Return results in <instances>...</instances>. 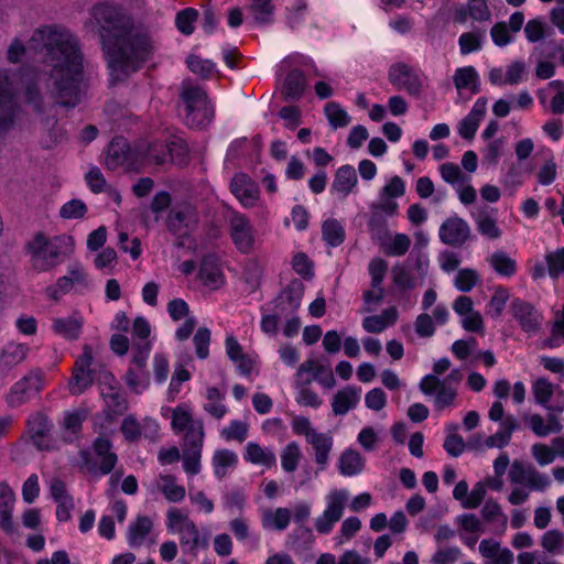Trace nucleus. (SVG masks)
<instances>
[{
    "label": "nucleus",
    "instance_id": "12",
    "mask_svg": "<svg viewBox=\"0 0 564 564\" xmlns=\"http://www.w3.org/2000/svg\"><path fill=\"white\" fill-rule=\"evenodd\" d=\"M389 80L399 90L419 96L425 85L424 74L405 63H395L389 68Z\"/></svg>",
    "mask_w": 564,
    "mask_h": 564
},
{
    "label": "nucleus",
    "instance_id": "8",
    "mask_svg": "<svg viewBox=\"0 0 564 564\" xmlns=\"http://www.w3.org/2000/svg\"><path fill=\"white\" fill-rule=\"evenodd\" d=\"M90 278L82 263L74 262L67 265L66 274L59 276L53 285L46 290V296L58 301L65 294L70 292L83 294L90 289Z\"/></svg>",
    "mask_w": 564,
    "mask_h": 564
},
{
    "label": "nucleus",
    "instance_id": "43",
    "mask_svg": "<svg viewBox=\"0 0 564 564\" xmlns=\"http://www.w3.org/2000/svg\"><path fill=\"white\" fill-rule=\"evenodd\" d=\"M239 458L237 453L231 449H216L212 457L214 474L218 479L225 478L236 469Z\"/></svg>",
    "mask_w": 564,
    "mask_h": 564
},
{
    "label": "nucleus",
    "instance_id": "5",
    "mask_svg": "<svg viewBox=\"0 0 564 564\" xmlns=\"http://www.w3.org/2000/svg\"><path fill=\"white\" fill-rule=\"evenodd\" d=\"M180 110L192 129H205L215 118V106L199 85L184 82L180 90Z\"/></svg>",
    "mask_w": 564,
    "mask_h": 564
},
{
    "label": "nucleus",
    "instance_id": "15",
    "mask_svg": "<svg viewBox=\"0 0 564 564\" xmlns=\"http://www.w3.org/2000/svg\"><path fill=\"white\" fill-rule=\"evenodd\" d=\"M53 423L42 412L32 413L26 420V437L33 446L43 452L54 449L51 432Z\"/></svg>",
    "mask_w": 564,
    "mask_h": 564
},
{
    "label": "nucleus",
    "instance_id": "9",
    "mask_svg": "<svg viewBox=\"0 0 564 564\" xmlns=\"http://www.w3.org/2000/svg\"><path fill=\"white\" fill-rule=\"evenodd\" d=\"M151 350V341L132 344L131 361L126 372L124 380L127 386L135 393L143 392L150 386L147 364Z\"/></svg>",
    "mask_w": 564,
    "mask_h": 564
},
{
    "label": "nucleus",
    "instance_id": "25",
    "mask_svg": "<svg viewBox=\"0 0 564 564\" xmlns=\"http://www.w3.org/2000/svg\"><path fill=\"white\" fill-rule=\"evenodd\" d=\"M198 278L212 291L218 290L225 284L223 269L215 256L208 254L203 258L198 270Z\"/></svg>",
    "mask_w": 564,
    "mask_h": 564
},
{
    "label": "nucleus",
    "instance_id": "27",
    "mask_svg": "<svg viewBox=\"0 0 564 564\" xmlns=\"http://www.w3.org/2000/svg\"><path fill=\"white\" fill-rule=\"evenodd\" d=\"M486 112L487 100L478 98L468 115L459 121L457 127L458 134L465 140H473Z\"/></svg>",
    "mask_w": 564,
    "mask_h": 564
},
{
    "label": "nucleus",
    "instance_id": "30",
    "mask_svg": "<svg viewBox=\"0 0 564 564\" xmlns=\"http://www.w3.org/2000/svg\"><path fill=\"white\" fill-rule=\"evenodd\" d=\"M361 397V388L357 386H346L338 390L332 399V411L334 415H345L355 409Z\"/></svg>",
    "mask_w": 564,
    "mask_h": 564
},
{
    "label": "nucleus",
    "instance_id": "63",
    "mask_svg": "<svg viewBox=\"0 0 564 564\" xmlns=\"http://www.w3.org/2000/svg\"><path fill=\"white\" fill-rule=\"evenodd\" d=\"M249 424L240 420H231L227 426L220 431V436L227 441L242 443L248 437Z\"/></svg>",
    "mask_w": 564,
    "mask_h": 564
},
{
    "label": "nucleus",
    "instance_id": "2",
    "mask_svg": "<svg viewBox=\"0 0 564 564\" xmlns=\"http://www.w3.org/2000/svg\"><path fill=\"white\" fill-rule=\"evenodd\" d=\"M29 47L42 55L56 102L75 107L82 100L84 55L78 39L65 26L50 24L33 31Z\"/></svg>",
    "mask_w": 564,
    "mask_h": 564
},
{
    "label": "nucleus",
    "instance_id": "46",
    "mask_svg": "<svg viewBox=\"0 0 564 564\" xmlns=\"http://www.w3.org/2000/svg\"><path fill=\"white\" fill-rule=\"evenodd\" d=\"M527 423L530 430L539 437H545L551 433H560L563 430V425L560 420L550 414L545 420L541 414H531L527 417Z\"/></svg>",
    "mask_w": 564,
    "mask_h": 564
},
{
    "label": "nucleus",
    "instance_id": "57",
    "mask_svg": "<svg viewBox=\"0 0 564 564\" xmlns=\"http://www.w3.org/2000/svg\"><path fill=\"white\" fill-rule=\"evenodd\" d=\"M306 87L304 74L299 69L291 70L284 80L285 95L291 99H299Z\"/></svg>",
    "mask_w": 564,
    "mask_h": 564
},
{
    "label": "nucleus",
    "instance_id": "16",
    "mask_svg": "<svg viewBox=\"0 0 564 564\" xmlns=\"http://www.w3.org/2000/svg\"><path fill=\"white\" fill-rule=\"evenodd\" d=\"M313 380L317 381L325 389H332L336 384L329 366H324L317 360L308 359L299 366L295 373V382L297 386H308Z\"/></svg>",
    "mask_w": 564,
    "mask_h": 564
},
{
    "label": "nucleus",
    "instance_id": "62",
    "mask_svg": "<svg viewBox=\"0 0 564 564\" xmlns=\"http://www.w3.org/2000/svg\"><path fill=\"white\" fill-rule=\"evenodd\" d=\"M324 112L334 129L347 127L351 121L348 112L341 108L339 104L334 101L325 105Z\"/></svg>",
    "mask_w": 564,
    "mask_h": 564
},
{
    "label": "nucleus",
    "instance_id": "47",
    "mask_svg": "<svg viewBox=\"0 0 564 564\" xmlns=\"http://www.w3.org/2000/svg\"><path fill=\"white\" fill-rule=\"evenodd\" d=\"M130 148L126 139L115 138L107 150L105 163L109 170H117L128 162Z\"/></svg>",
    "mask_w": 564,
    "mask_h": 564
},
{
    "label": "nucleus",
    "instance_id": "17",
    "mask_svg": "<svg viewBox=\"0 0 564 564\" xmlns=\"http://www.w3.org/2000/svg\"><path fill=\"white\" fill-rule=\"evenodd\" d=\"M120 431L124 440L130 443L138 442L141 436L155 441L159 437L160 425L152 417H144L142 421H138L135 415L129 414L123 419Z\"/></svg>",
    "mask_w": 564,
    "mask_h": 564
},
{
    "label": "nucleus",
    "instance_id": "53",
    "mask_svg": "<svg viewBox=\"0 0 564 564\" xmlns=\"http://www.w3.org/2000/svg\"><path fill=\"white\" fill-rule=\"evenodd\" d=\"M194 523L188 511L184 509L172 507L166 511L165 525L167 531L173 534H182Z\"/></svg>",
    "mask_w": 564,
    "mask_h": 564
},
{
    "label": "nucleus",
    "instance_id": "14",
    "mask_svg": "<svg viewBox=\"0 0 564 564\" xmlns=\"http://www.w3.org/2000/svg\"><path fill=\"white\" fill-rule=\"evenodd\" d=\"M511 484L521 485L532 491H544L551 485L547 475L539 471L532 464L513 460L509 470Z\"/></svg>",
    "mask_w": 564,
    "mask_h": 564
},
{
    "label": "nucleus",
    "instance_id": "55",
    "mask_svg": "<svg viewBox=\"0 0 564 564\" xmlns=\"http://www.w3.org/2000/svg\"><path fill=\"white\" fill-rule=\"evenodd\" d=\"M302 457L303 454L300 445L295 441L288 443L280 454L283 471L288 474L294 473L299 468Z\"/></svg>",
    "mask_w": 564,
    "mask_h": 564
},
{
    "label": "nucleus",
    "instance_id": "36",
    "mask_svg": "<svg viewBox=\"0 0 564 564\" xmlns=\"http://www.w3.org/2000/svg\"><path fill=\"white\" fill-rule=\"evenodd\" d=\"M225 348L228 358L236 364L238 371L241 376L249 377L254 366V359L243 352L242 346L234 336H227L225 340Z\"/></svg>",
    "mask_w": 564,
    "mask_h": 564
},
{
    "label": "nucleus",
    "instance_id": "34",
    "mask_svg": "<svg viewBox=\"0 0 564 564\" xmlns=\"http://www.w3.org/2000/svg\"><path fill=\"white\" fill-rule=\"evenodd\" d=\"M243 459L252 465L270 469L276 465V456L273 449L262 446L257 442H248L243 448Z\"/></svg>",
    "mask_w": 564,
    "mask_h": 564
},
{
    "label": "nucleus",
    "instance_id": "33",
    "mask_svg": "<svg viewBox=\"0 0 564 564\" xmlns=\"http://www.w3.org/2000/svg\"><path fill=\"white\" fill-rule=\"evenodd\" d=\"M479 553L486 564H512L513 553L492 539H484L479 543Z\"/></svg>",
    "mask_w": 564,
    "mask_h": 564
},
{
    "label": "nucleus",
    "instance_id": "35",
    "mask_svg": "<svg viewBox=\"0 0 564 564\" xmlns=\"http://www.w3.org/2000/svg\"><path fill=\"white\" fill-rule=\"evenodd\" d=\"M292 511L289 508H263L260 510L261 525L269 531H284L291 523Z\"/></svg>",
    "mask_w": 564,
    "mask_h": 564
},
{
    "label": "nucleus",
    "instance_id": "26",
    "mask_svg": "<svg viewBox=\"0 0 564 564\" xmlns=\"http://www.w3.org/2000/svg\"><path fill=\"white\" fill-rule=\"evenodd\" d=\"M230 235L234 243L241 252H249L253 246V229L249 220L236 214L230 220Z\"/></svg>",
    "mask_w": 564,
    "mask_h": 564
},
{
    "label": "nucleus",
    "instance_id": "3",
    "mask_svg": "<svg viewBox=\"0 0 564 564\" xmlns=\"http://www.w3.org/2000/svg\"><path fill=\"white\" fill-rule=\"evenodd\" d=\"M20 99L35 113L43 112V98L36 82L26 70L11 77L0 69V130L9 126L19 108Z\"/></svg>",
    "mask_w": 564,
    "mask_h": 564
},
{
    "label": "nucleus",
    "instance_id": "42",
    "mask_svg": "<svg viewBox=\"0 0 564 564\" xmlns=\"http://www.w3.org/2000/svg\"><path fill=\"white\" fill-rule=\"evenodd\" d=\"M376 243L387 256L402 257L409 251L411 239L405 234L398 232L391 236L390 232H388L386 237L379 239Z\"/></svg>",
    "mask_w": 564,
    "mask_h": 564
},
{
    "label": "nucleus",
    "instance_id": "51",
    "mask_svg": "<svg viewBox=\"0 0 564 564\" xmlns=\"http://www.w3.org/2000/svg\"><path fill=\"white\" fill-rule=\"evenodd\" d=\"M180 544L185 552L196 556L199 549L206 550L209 546L208 536L202 535L196 523L178 535Z\"/></svg>",
    "mask_w": 564,
    "mask_h": 564
},
{
    "label": "nucleus",
    "instance_id": "18",
    "mask_svg": "<svg viewBox=\"0 0 564 564\" xmlns=\"http://www.w3.org/2000/svg\"><path fill=\"white\" fill-rule=\"evenodd\" d=\"M88 415L87 408H77L63 413L59 429L61 437L65 443H74L80 438L83 424Z\"/></svg>",
    "mask_w": 564,
    "mask_h": 564
},
{
    "label": "nucleus",
    "instance_id": "58",
    "mask_svg": "<svg viewBox=\"0 0 564 564\" xmlns=\"http://www.w3.org/2000/svg\"><path fill=\"white\" fill-rule=\"evenodd\" d=\"M183 451H203L205 442L204 423H196L193 429L183 433Z\"/></svg>",
    "mask_w": 564,
    "mask_h": 564
},
{
    "label": "nucleus",
    "instance_id": "38",
    "mask_svg": "<svg viewBox=\"0 0 564 564\" xmlns=\"http://www.w3.org/2000/svg\"><path fill=\"white\" fill-rule=\"evenodd\" d=\"M518 429V420L514 415L509 414L500 423L499 430L486 437L482 443L485 448H503L506 447L512 437L513 432Z\"/></svg>",
    "mask_w": 564,
    "mask_h": 564
},
{
    "label": "nucleus",
    "instance_id": "45",
    "mask_svg": "<svg viewBox=\"0 0 564 564\" xmlns=\"http://www.w3.org/2000/svg\"><path fill=\"white\" fill-rule=\"evenodd\" d=\"M153 522L149 517L139 516L128 528L127 541L131 547L143 545L151 533Z\"/></svg>",
    "mask_w": 564,
    "mask_h": 564
},
{
    "label": "nucleus",
    "instance_id": "54",
    "mask_svg": "<svg viewBox=\"0 0 564 564\" xmlns=\"http://www.w3.org/2000/svg\"><path fill=\"white\" fill-rule=\"evenodd\" d=\"M322 238L329 247L340 246L346 238L343 224L335 218L325 219L322 224Z\"/></svg>",
    "mask_w": 564,
    "mask_h": 564
},
{
    "label": "nucleus",
    "instance_id": "32",
    "mask_svg": "<svg viewBox=\"0 0 564 564\" xmlns=\"http://www.w3.org/2000/svg\"><path fill=\"white\" fill-rule=\"evenodd\" d=\"M470 18L478 22L490 20L491 12L486 0H467L466 6H458L454 9V20L465 23Z\"/></svg>",
    "mask_w": 564,
    "mask_h": 564
},
{
    "label": "nucleus",
    "instance_id": "48",
    "mask_svg": "<svg viewBox=\"0 0 564 564\" xmlns=\"http://www.w3.org/2000/svg\"><path fill=\"white\" fill-rule=\"evenodd\" d=\"M171 419V427L175 434L193 429L196 423H204L194 416L192 406L185 403L173 409Z\"/></svg>",
    "mask_w": 564,
    "mask_h": 564
},
{
    "label": "nucleus",
    "instance_id": "31",
    "mask_svg": "<svg viewBox=\"0 0 564 564\" xmlns=\"http://www.w3.org/2000/svg\"><path fill=\"white\" fill-rule=\"evenodd\" d=\"M357 182L358 178L354 166L343 165L335 173L330 193L338 199H345L352 192Z\"/></svg>",
    "mask_w": 564,
    "mask_h": 564
},
{
    "label": "nucleus",
    "instance_id": "59",
    "mask_svg": "<svg viewBox=\"0 0 564 564\" xmlns=\"http://www.w3.org/2000/svg\"><path fill=\"white\" fill-rule=\"evenodd\" d=\"M481 517L485 521L497 524L502 530L507 528L508 518L502 512L500 505L494 500L488 499L481 508Z\"/></svg>",
    "mask_w": 564,
    "mask_h": 564
},
{
    "label": "nucleus",
    "instance_id": "21",
    "mask_svg": "<svg viewBox=\"0 0 564 564\" xmlns=\"http://www.w3.org/2000/svg\"><path fill=\"white\" fill-rule=\"evenodd\" d=\"M510 311L522 330L532 333L540 328L542 315L530 303L521 299H514L510 305Z\"/></svg>",
    "mask_w": 564,
    "mask_h": 564
},
{
    "label": "nucleus",
    "instance_id": "10",
    "mask_svg": "<svg viewBox=\"0 0 564 564\" xmlns=\"http://www.w3.org/2000/svg\"><path fill=\"white\" fill-rule=\"evenodd\" d=\"M420 391L427 397H433L434 409L438 412L457 406V387L447 381H441L435 375L424 376L419 383Z\"/></svg>",
    "mask_w": 564,
    "mask_h": 564
},
{
    "label": "nucleus",
    "instance_id": "23",
    "mask_svg": "<svg viewBox=\"0 0 564 564\" xmlns=\"http://www.w3.org/2000/svg\"><path fill=\"white\" fill-rule=\"evenodd\" d=\"M84 324V317L78 312H74L73 314L65 317L53 318L51 329L54 335L69 341H75L80 338Z\"/></svg>",
    "mask_w": 564,
    "mask_h": 564
},
{
    "label": "nucleus",
    "instance_id": "24",
    "mask_svg": "<svg viewBox=\"0 0 564 564\" xmlns=\"http://www.w3.org/2000/svg\"><path fill=\"white\" fill-rule=\"evenodd\" d=\"M14 503V491L8 482L0 481V529L9 535L17 531V527L12 518Z\"/></svg>",
    "mask_w": 564,
    "mask_h": 564
},
{
    "label": "nucleus",
    "instance_id": "4",
    "mask_svg": "<svg viewBox=\"0 0 564 564\" xmlns=\"http://www.w3.org/2000/svg\"><path fill=\"white\" fill-rule=\"evenodd\" d=\"M74 239L68 235L47 237L37 232L26 243L32 268L37 272H47L59 263V257L72 252Z\"/></svg>",
    "mask_w": 564,
    "mask_h": 564
},
{
    "label": "nucleus",
    "instance_id": "19",
    "mask_svg": "<svg viewBox=\"0 0 564 564\" xmlns=\"http://www.w3.org/2000/svg\"><path fill=\"white\" fill-rule=\"evenodd\" d=\"M230 189L245 208L254 207L260 199L259 186L246 174H236L230 182Z\"/></svg>",
    "mask_w": 564,
    "mask_h": 564
},
{
    "label": "nucleus",
    "instance_id": "44",
    "mask_svg": "<svg viewBox=\"0 0 564 564\" xmlns=\"http://www.w3.org/2000/svg\"><path fill=\"white\" fill-rule=\"evenodd\" d=\"M454 85L456 89L476 95L480 91V80L477 70L473 66L459 67L455 70Z\"/></svg>",
    "mask_w": 564,
    "mask_h": 564
},
{
    "label": "nucleus",
    "instance_id": "52",
    "mask_svg": "<svg viewBox=\"0 0 564 564\" xmlns=\"http://www.w3.org/2000/svg\"><path fill=\"white\" fill-rule=\"evenodd\" d=\"M487 261L491 269L500 276L511 278L518 271L516 259L511 258L506 251L497 250L492 252Z\"/></svg>",
    "mask_w": 564,
    "mask_h": 564
},
{
    "label": "nucleus",
    "instance_id": "28",
    "mask_svg": "<svg viewBox=\"0 0 564 564\" xmlns=\"http://www.w3.org/2000/svg\"><path fill=\"white\" fill-rule=\"evenodd\" d=\"M540 104L554 115L564 113V82L552 80L538 93Z\"/></svg>",
    "mask_w": 564,
    "mask_h": 564
},
{
    "label": "nucleus",
    "instance_id": "13",
    "mask_svg": "<svg viewBox=\"0 0 564 564\" xmlns=\"http://www.w3.org/2000/svg\"><path fill=\"white\" fill-rule=\"evenodd\" d=\"M534 402L547 411H564V390L552 383L546 377H539L531 383Z\"/></svg>",
    "mask_w": 564,
    "mask_h": 564
},
{
    "label": "nucleus",
    "instance_id": "1",
    "mask_svg": "<svg viewBox=\"0 0 564 564\" xmlns=\"http://www.w3.org/2000/svg\"><path fill=\"white\" fill-rule=\"evenodd\" d=\"M99 26L102 50L112 80H122L152 59L156 41L144 28L134 26L132 19L120 8L102 2L91 9Z\"/></svg>",
    "mask_w": 564,
    "mask_h": 564
},
{
    "label": "nucleus",
    "instance_id": "29",
    "mask_svg": "<svg viewBox=\"0 0 564 564\" xmlns=\"http://www.w3.org/2000/svg\"><path fill=\"white\" fill-rule=\"evenodd\" d=\"M306 443L313 449L314 462L318 470L324 471L329 465L330 453L334 446L333 436L328 433L317 432Z\"/></svg>",
    "mask_w": 564,
    "mask_h": 564
},
{
    "label": "nucleus",
    "instance_id": "50",
    "mask_svg": "<svg viewBox=\"0 0 564 564\" xmlns=\"http://www.w3.org/2000/svg\"><path fill=\"white\" fill-rule=\"evenodd\" d=\"M473 219L480 235L489 239H498L501 237V229L496 218L489 214L488 207L484 206L478 208L477 212L473 213Z\"/></svg>",
    "mask_w": 564,
    "mask_h": 564
},
{
    "label": "nucleus",
    "instance_id": "20",
    "mask_svg": "<svg viewBox=\"0 0 564 564\" xmlns=\"http://www.w3.org/2000/svg\"><path fill=\"white\" fill-rule=\"evenodd\" d=\"M196 224L197 213L191 205L175 207L167 217L169 229L178 237L188 235Z\"/></svg>",
    "mask_w": 564,
    "mask_h": 564
},
{
    "label": "nucleus",
    "instance_id": "40",
    "mask_svg": "<svg viewBox=\"0 0 564 564\" xmlns=\"http://www.w3.org/2000/svg\"><path fill=\"white\" fill-rule=\"evenodd\" d=\"M399 318L397 307L391 306L383 310L380 314L370 315L362 319V328L367 333L379 334L393 326Z\"/></svg>",
    "mask_w": 564,
    "mask_h": 564
},
{
    "label": "nucleus",
    "instance_id": "7",
    "mask_svg": "<svg viewBox=\"0 0 564 564\" xmlns=\"http://www.w3.org/2000/svg\"><path fill=\"white\" fill-rule=\"evenodd\" d=\"M349 491L346 488L330 489L325 496V509L313 521V528L321 535H328L343 518Z\"/></svg>",
    "mask_w": 564,
    "mask_h": 564
},
{
    "label": "nucleus",
    "instance_id": "64",
    "mask_svg": "<svg viewBox=\"0 0 564 564\" xmlns=\"http://www.w3.org/2000/svg\"><path fill=\"white\" fill-rule=\"evenodd\" d=\"M249 11L258 23H270L273 19L274 6L272 0H250Z\"/></svg>",
    "mask_w": 564,
    "mask_h": 564
},
{
    "label": "nucleus",
    "instance_id": "6",
    "mask_svg": "<svg viewBox=\"0 0 564 564\" xmlns=\"http://www.w3.org/2000/svg\"><path fill=\"white\" fill-rule=\"evenodd\" d=\"M93 448L99 463H96L91 458V454L88 449H82L79 452L78 463L80 470L91 476H104L111 473L118 462L117 454L111 451V441L107 437L99 436L94 441Z\"/></svg>",
    "mask_w": 564,
    "mask_h": 564
},
{
    "label": "nucleus",
    "instance_id": "49",
    "mask_svg": "<svg viewBox=\"0 0 564 564\" xmlns=\"http://www.w3.org/2000/svg\"><path fill=\"white\" fill-rule=\"evenodd\" d=\"M30 347L22 343H8L0 352V368L11 369L21 364L28 356Z\"/></svg>",
    "mask_w": 564,
    "mask_h": 564
},
{
    "label": "nucleus",
    "instance_id": "37",
    "mask_svg": "<svg viewBox=\"0 0 564 564\" xmlns=\"http://www.w3.org/2000/svg\"><path fill=\"white\" fill-rule=\"evenodd\" d=\"M366 458L356 449L346 448L337 460V470L344 477H354L364 471Z\"/></svg>",
    "mask_w": 564,
    "mask_h": 564
},
{
    "label": "nucleus",
    "instance_id": "22",
    "mask_svg": "<svg viewBox=\"0 0 564 564\" xmlns=\"http://www.w3.org/2000/svg\"><path fill=\"white\" fill-rule=\"evenodd\" d=\"M438 235L445 245L462 246L469 239L470 228L464 219L451 217L441 225Z\"/></svg>",
    "mask_w": 564,
    "mask_h": 564
},
{
    "label": "nucleus",
    "instance_id": "11",
    "mask_svg": "<svg viewBox=\"0 0 564 564\" xmlns=\"http://www.w3.org/2000/svg\"><path fill=\"white\" fill-rule=\"evenodd\" d=\"M44 387L43 371L40 369L31 370L10 388L6 394V402L10 408L21 406L41 392Z\"/></svg>",
    "mask_w": 564,
    "mask_h": 564
},
{
    "label": "nucleus",
    "instance_id": "60",
    "mask_svg": "<svg viewBox=\"0 0 564 564\" xmlns=\"http://www.w3.org/2000/svg\"><path fill=\"white\" fill-rule=\"evenodd\" d=\"M509 297L510 293L507 288L502 285L497 286L486 306L487 314L492 318H499L506 307Z\"/></svg>",
    "mask_w": 564,
    "mask_h": 564
},
{
    "label": "nucleus",
    "instance_id": "39",
    "mask_svg": "<svg viewBox=\"0 0 564 564\" xmlns=\"http://www.w3.org/2000/svg\"><path fill=\"white\" fill-rule=\"evenodd\" d=\"M226 393L216 387H208L204 392L203 410L213 419L220 421L228 413L225 404Z\"/></svg>",
    "mask_w": 564,
    "mask_h": 564
},
{
    "label": "nucleus",
    "instance_id": "41",
    "mask_svg": "<svg viewBox=\"0 0 564 564\" xmlns=\"http://www.w3.org/2000/svg\"><path fill=\"white\" fill-rule=\"evenodd\" d=\"M156 489L170 502L177 503L184 500L186 489L177 484V479L171 474H160L155 481Z\"/></svg>",
    "mask_w": 564,
    "mask_h": 564
},
{
    "label": "nucleus",
    "instance_id": "56",
    "mask_svg": "<svg viewBox=\"0 0 564 564\" xmlns=\"http://www.w3.org/2000/svg\"><path fill=\"white\" fill-rule=\"evenodd\" d=\"M102 397L105 400L104 414L109 422H115L117 416L123 414L128 409L127 401L116 391L102 393Z\"/></svg>",
    "mask_w": 564,
    "mask_h": 564
},
{
    "label": "nucleus",
    "instance_id": "61",
    "mask_svg": "<svg viewBox=\"0 0 564 564\" xmlns=\"http://www.w3.org/2000/svg\"><path fill=\"white\" fill-rule=\"evenodd\" d=\"M481 281L475 269H459L454 278V286L464 293L470 292Z\"/></svg>",
    "mask_w": 564,
    "mask_h": 564
}]
</instances>
